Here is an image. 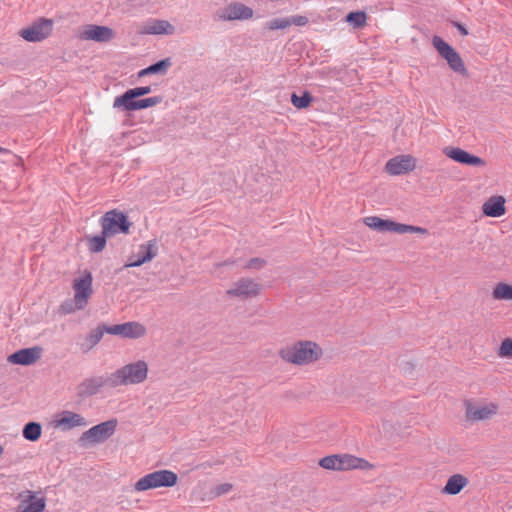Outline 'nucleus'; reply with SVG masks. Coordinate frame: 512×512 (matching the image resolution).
<instances>
[{"label":"nucleus","instance_id":"obj_1","mask_svg":"<svg viewBox=\"0 0 512 512\" xmlns=\"http://www.w3.org/2000/svg\"><path fill=\"white\" fill-rule=\"evenodd\" d=\"M278 355L286 363L305 366L318 361L323 355V350L316 342L298 340L281 347Z\"/></svg>","mask_w":512,"mask_h":512},{"label":"nucleus","instance_id":"obj_2","mask_svg":"<svg viewBox=\"0 0 512 512\" xmlns=\"http://www.w3.org/2000/svg\"><path fill=\"white\" fill-rule=\"evenodd\" d=\"M92 274L85 270L72 281L73 299L66 304V314L83 310L87 307L89 300L93 294Z\"/></svg>","mask_w":512,"mask_h":512},{"label":"nucleus","instance_id":"obj_3","mask_svg":"<svg viewBox=\"0 0 512 512\" xmlns=\"http://www.w3.org/2000/svg\"><path fill=\"white\" fill-rule=\"evenodd\" d=\"M114 388L143 383L148 376V364L143 360L126 364L110 373Z\"/></svg>","mask_w":512,"mask_h":512},{"label":"nucleus","instance_id":"obj_4","mask_svg":"<svg viewBox=\"0 0 512 512\" xmlns=\"http://www.w3.org/2000/svg\"><path fill=\"white\" fill-rule=\"evenodd\" d=\"M463 405L466 420L470 422L489 421L499 412V404L486 398L466 399Z\"/></svg>","mask_w":512,"mask_h":512},{"label":"nucleus","instance_id":"obj_5","mask_svg":"<svg viewBox=\"0 0 512 512\" xmlns=\"http://www.w3.org/2000/svg\"><path fill=\"white\" fill-rule=\"evenodd\" d=\"M177 475L170 470H158L140 478L135 484V491L142 492L159 487H172L177 483Z\"/></svg>","mask_w":512,"mask_h":512},{"label":"nucleus","instance_id":"obj_6","mask_svg":"<svg viewBox=\"0 0 512 512\" xmlns=\"http://www.w3.org/2000/svg\"><path fill=\"white\" fill-rule=\"evenodd\" d=\"M365 224L376 231L379 232H395L398 234H405V233H419V234H425L427 233V230L422 227L413 226V225H407L402 223H397L389 219H381L377 216H370L366 217L364 220Z\"/></svg>","mask_w":512,"mask_h":512},{"label":"nucleus","instance_id":"obj_7","mask_svg":"<svg viewBox=\"0 0 512 512\" xmlns=\"http://www.w3.org/2000/svg\"><path fill=\"white\" fill-rule=\"evenodd\" d=\"M117 420L112 419L93 426L82 434L79 441L81 445L96 444L104 442L115 432Z\"/></svg>","mask_w":512,"mask_h":512},{"label":"nucleus","instance_id":"obj_8","mask_svg":"<svg viewBox=\"0 0 512 512\" xmlns=\"http://www.w3.org/2000/svg\"><path fill=\"white\" fill-rule=\"evenodd\" d=\"M103 388H114L110 374L84 379L76 387V393L79 397L85 398L99 393Z\"/></svg>","mask_w":512,"mask_h":512},{"label":"nucleus","instance_id":"obj_9","mask_svg":"<svg viewBox=\"0 0 512 512\" xmlns=\"http://www.w3.org/2000/svg\"><path fill=\"white\" fill-rule=\"evenodd\" d=\"M130 225L123 213L114 210L107 212L102 218V231L107 236H113L118 233L127 234Z\"/></svg>","mask_w":512,"mask_h":512},{"label":"nucleus","instance_id":"obj_10","mask_svg":"<svg viewBox=\"0 0 512 512\" xmlns=\"http://www.w3.org/2000/svg\"><path fill=\"white\" fill-rule=\"evenodd\" d=\"M261 292V285L251 278H240L233 283L226 294L230 297L240 298L242 300L257 297Z\"/></svg>","mask_w":512,"mask_h":512},{"label":"nucleus","instance_id":"obj_11","mask_svg":"<svg viewBox=\"0 0 512 512\" xmlns=\"http://www.w3.org/2000/svg\"><path fill=\"white\" fill-rule=\"evenodd\" d=\"M106 333L120 336L125 339H139L146 335V327L137 321H129L111 326L106 325Z\"/></svg>","mask_w":512,"mask_h":512},{"label":"nucleus","instance_id":"obj_12","mask_svg":"<svg viewBox=\"0 0 512 512\" xmlns=\"http://www.w3.org/2000/svg\"><path fill=\"white\" fill-rule=\"evenodd\" d=\"M433 45L438 53L447 61L452 70L459 73L465 71L464 63L460 55L448 43L440 37L434 36Z\"/></svg>","mask_w":512,"mask_h":512},{"label":"nucleus","instance_id":"obj_13","mask_svg":"<svg viewBox=\"0 0 512 512\" xmlns=\"http://www.w3.org/2000/svg\"><path fill=\"white\" fill-rule=\"evenodd\" d=\"M252 8L240 2H233L219 9L216 16L219 20L234 21V20H248L253 17Z\"/></svg>","mask_w":512,"mask_h":512},{"label":"nucleus","instance_id":"obj_14","mask_svg":"<svg viewBox=\"0 0 512 512\" xmlns=\"http://www.w3.org/2000/svg\"><path fill=\"white\" fill-rule=\"evenodd\" d=\"M158 247L155 240L147 241L139 245L135 254L131 255L129 261L124 265V268L139 267L142 264L151 261L157 256Z\"/></svg>","mask_w":512,"mask_h":512},{"label":"nucleus","instance_id":"obj_15","mask_svg":"<svg viewBox=\"0 0 512 512\" xmlns=\"http://www.w3.org/2000/svg\"><path fill=\"white\" fill-rule=\"evenodd\" d=\"M52 31V21L41 19L33 23L31 26L20 31L23 39L29 42H39L47 38Z\"/></svg>","mask_w":512,"mask_h":512},{"label":"nucleus","instance_id":"obj_16","mask_svg":"<svg viewBox=\"0 0 512 512\" xmlns=\"http://www.w3.org/2000/svg\"><path fill=\"white\" fill-rule=\"evenodd\" d=\"M443 153L450 159L454 160L455 162L469 165V166H476V167H483L486 165L485 161L475 155H472L468 153L467 151L458 148V147H445L443 149Z\"/></svg>","mask_w":512,"mask_h":512},{"label":"nucleus","instance_id":"obj_17","mask_svg":"<svg viewBox=\"0 0 512 512\" xmlns=\"http://www.w3.org/2000/svg\"><path fill=\"white\" fill-rule=\"evenodd\" d=\"M20 500L16 508V512H43L45 509V501L38 498L34 492L30 490L23 491L18 494Z\"/></svg>","mask_w":512,"mask_h":512},{"label":"nucleus","instance_id":"obj_18","mask_svg":"<svg viewBox=\"0 0 512 512\" xmlns=\"http://www.w3.org/2000/svg\"><path fill=\"white\" fill-rule=\"evenodd\" d=\"M115 36L114 31L106 26L87 25L80 32V38L84 40H92L95 42H109Z\"/></svg>","mask_w":512,"mask_h":512},{"label":"nucleus","instance_id":"obj_19","mask_svg":"<svg viewBox=\"0 0 512 512\" xmlns=\"http://www.w3.org/2000/svg\"><path fill=\"white\" fill-rule=\"evenodd\" d=\"M416 167L415 158L411 155H400L391 158L385 165L387 173L401 175L414 170Z\"/></svg>","mask_w":512,"mask_h":512},{"label":"nucleus","instance_id":"obj_20","mask_svg":"<svg viewBox=\"0 0 512 512\" xmlns=\"http://www.w3.org/2000/svg\"><path fill=\"white\" fill-rule=\"evenodd\" d=\"M42 348L31 347L20 349L8 356V362L17 365H32L41 358Z\"/></svg>","mask_w":512,"mask_h":512},{"label":"nucleus","instance_id":"obj_21","mask_svg":"<svg viewBox=\"0 0 512 512\" xmlns=\"http://www.w3.org/2000/svg\"><path fill=\"white\" fill-rule=\"evenodd\" d=\"M139 32L149 35H172L175 27L166 20L150 19L141 25Z\"/></svg>","mask_w":512,"mask_h":512},{"label":"nucleus","instance_id":"obj_22","mask_svg":"<svg viewBox=\"0 0 512 512\" xmlns=\"http://www.w3.org/2000/svg\"><path fill=\"white\" fill-rule=\"evenodd\" d=\"M339 471H348L354 469L367 470L372 465L365 459L351 454H338Z\"/></svg>","mask_w":512,"mask_h":512},{"label":"nucleus","instance_id":"obj_23","mask_svg":"<svg viewBox=\"0 0 512 512\" xmlns=\"http://www.w3.org/2000/svg\"><path fill=\"white\" fill-rule=\"evenodd\" d=\"M482 212L488 217L498 218L506 213L505 198L500 195L492 196L482 205Z\"/></svg>","mask_w":512,"mask_h":512},{"label":"nucleus","instance_id":"obj_24","mask_svg":"<svg viewBox=\"0 0 512 512\" xmlns=\"http://www.w3.org/2000/svg\"><path fill=\"white\" fill-rule=\"evenodd\" d=\"M113 108L122 111H136L138 110V100H136L132 91L128 89L122 95L115 97Z\"/></svg>","mask_w":512,"mask_h":512},{"label":"nucleus","instance_id":"obj_25","mask_svg":"<svg viewBox=\"0 0 512 512\" xmlns=\"http://www.w3.org/2000/svg\"><path fill=\"white\" fill-rule=\"evenodd\" d=\"M469 483L467 477L462 474H453L450 476L442 489L443 494L447 495H457L459 494L463 488H465Z\"/></svg>","mask_w":512,"mask_h":512},{"label":"nucleus","instance_id":"obj_26","mask_svg":"<svg viewBox=\"0 0 512 512\" xmlns=\"http://www.w3.org/2000/svg\"><path fill=\"white\" fill-rule=\"evenodd\" d=\"M106 325H98L95 329L91 330L89 334L85 337L83 342L80 344L81 350L83 352L90 351L93 347H95L102 339L104 333H106Z\"/></svg>","mask_w":512,"mask_h":512},{"label":"nucleus","instance_id":"obj_27","mask_svg":"<svg viewBox=\"0 0 512 512\" xmlns=\"http://www.w3.org/2000/svg\"><path fill=\"white\" fill-rule=\"evenodd\" d=\"M171 66V61L169 58L163 59L154 63L147 68L140 70L137 74L138 78H142L152 74H166L168 68Z\"/></svg>","mask_w":512,"mask_h":512},{"label":"nucleus","instance_id":"obj_28","mask_svg":"<svg viewBox=\"0 0 512 512\" xmlns=\"http://www.w3.org/2000/svg\"><path fill=\"white\" fill-rule=\"evenodd\" d=\"M41 425L37 422H28L23 430L22 434L26 440L37 441L41 436Z\"/></svg>","mask_w":512,"mask_h":512},{"label":"nucleus","instance_id":"obj_29","mask_svg":"<svg viewBox=\"0 0 512 512\" xmlns=\"http://www.w3.org/2000/svg\"><path fill=\"white\" fill-rule=\"evenodd\" d=\"M492 295L497 300H512V285L498 283L493 289Z\"/></svg>","mask_w":512,"mask_h":512},{"label":"nucleus","instance_id":"obj_30","mask_svg":"<svg viewBox=\"0 0 512 512\" xmlns=\"http://www.w3.org/2000/svg\"><path fill=\"white\" fill-rule=\"evenodd\" d=\"M312 102V96L309 92H304L303 95L298 96L296 93L291 95V103L297 109H305Z\"/></svg>","mask_w":512,"mask_h":512},{"label":"nucleus","instance_id":"obj_31","mask_svg":"<svg viewBox=\"0 0 512 512\" xmlns=\"http://www.w3.org/2000/svg\"><path fill=\"white\" fill-rule=\"evenodd\" d=\"M106 237L107 235H97L89 238L88 240V248L91 252L98 253L101 252L106 246Z\"/></svg>","mask_w":512,"mask_h":512},{"label":"nucleus","instance_id":"obj_32","mask_svg":"<svg viewBox=\"0 0 512 512\" xmlns=\"http://www.w3.org/2000/svg\"><path fill=\"white\" fill-rule=\"evenodd\" d=\"M86 425L87 421L83 416L71 411H66V428H73Z\"/></svg>","mask_w":512,"mask_h":512},{"label":"nucleus","instance_id":"obj_33","mask_svg":"<svg viewBox=\"0 0 512 512\" xmlns=\"http://www.w3.org/2000/svg\"><path fill=\"white\" fill-rule=\"evenodd\" d=\"M264 27L268 30H283L289 27V22L287 17L285 18H274L267 21L264 24Z\"/></svg>","mask_w":512,"mask_h":512},{"label":"nucleus","instance_id":"obj_34","mask_svg":"<svg viewBox=\"0 0 512 512\" xmlns=\"http://www.w3.org/2000/svg\"><path fill=\"white\" fill-rule=\"evenodd\" d=\"M319 465L327 470H336L339 471V462H338V454L335 455H329L326 457H323L319 461Z\"/></svg>","mask_w":512,"mask_h":512},{"label":"nucleus","instance_id":"obj_35","mask_svg":"<svg viewBox=\"0 0 512 512\" xmlns=\"http://www.w3.org/2000/svg\"><path fill=\"white\" fill-rule=\"evenodd\" d=\"M346 20L354 27H362L366 23V15L364 12H351L347 15Z\"/></svg>","mask_w":512,"mask_h":512},{"label":"nucleus","instance_id":"obj_36","mask_svg":"<svg viewBox=\"0 0 512 512\" xmlns=\"http://www.w3.org/2000/svg\"><path fill=\"white\" fill-rule=\"evenodd\" d=\"M64 426V411L55 413L48 421L47 429L56 430Z\"/></svg>","mask_w":512,"mask_h":512},{"label":"nucleus","instance_id":"obj_37","mask_svg":"<svg viewBox=\"0 0 512 512\" xmlns=\"http://www.w3.org/2000/svg\"><path fill=\"white\" fill-rule=\"evenodd\" d=\"M161 96H153L145 99L138 100V110L146 109L148 107H153L162 102Z\"/></svg>","mask_w":512,"mask_h":512},{"label":"nucleus","instance_id":"obj_38","mask_svg":"<svg viewBox=\"0 0 512 512\" xmlns=\"http://www.w3.org/2000/svg\"><path fill=\"white\" fill-rule=\"evenodd\" d=\"M498 355L503 358H512V339L506 338L502 341Z\"/></svg>","mask_w":512,"mask_h":512},{"label":"nucleus","instance_id":"obj_39","mask_svg":"<svg viewBox=\"0 0 512 512\" xmlns=\"http://www.w3.org/2000/svg\"><path fill=\"white\" fill-rule=\"evenodd\" d=\"M266 265V261L262 258H252L250 259L246 265L244 266V268L246 269H249V270H260L262 269L264 266Z\"/></svg>","mask_w":512,"mask_h":512},{"label":"nucleus","instance_id":"obj_40","mask_svg":"<svg viewBox=\"0 0 512 512\" xmlns=\"http://www.w3.org/2000/svg\"><path fill=\"white\" fill-rule=\"evenodd\" d=\"M288 19V22H289V27L291 25H296V26H304L308 23V19L306 16H301V15H295V16H291V17H287Z\"/></svg>","mask_w":512,"mask_h":512},{"label":"nucleus","instance_id":"obj_41","mask_svg":"<svg viewBox=\"0 0 512 512\" xmlns=\"http://www.w3.org/2000/svg\"><path fill=\"white\" fill-rule=\"evenodd\" d=\"M232 489V485L229 484V483H223V484H220L218 486H216L212 493L214 496L218 497V496H221L223 494H226L228 492H230Z\"/></svg>","mask_w":512,"mask_h":512},{"label":"nucleus","instance_id":"obj_42","mask_svg":"<svg viewBox=\"0 0 512 512\" xmlns=\"http://www.w3.org/2000/svg\"><path fill=\"white\" fill-rule=\"evenodd\" d=\"M134 96L137 98L151 93L152 89L150 86H140L130 89Z\"/></svg>","mask_w":512,"mask_h":512},{"label":"nucleus","instance_id":"obj_43","mask_svg":"<svg viewBox=\"0 0 512 512\" xmlns=\"http://www.w3.org/2000/svg\"><path fill=\"white\" fill-rule=\"evenodd\" d=\"M455 27L459 30V32L462 34V35H467L468 34V31L467 29L460 23H455L454 24Z\"/></svg>","mask_w":512,"mask_h":512},{"label":"nucleus","instance_id":"obj_44","mask_svg":"<svg viewBox=\"0 0 512 512\" xmlns=\"http://www.w3.org/2000/svg\"><path fill=\"white\" fill-rule=\"evenodd\" d=\"M412 369H413V366H412V364H411V363H408V362H407V363H405V364H404V366H403V370H404L405 372H411V371H412Z\"/></svg>","mask_w":512,"mask_h":512},{"label":"nucleus","instance_id":"obj_45","mask_svg":"<svg viewBox=\"0 0 512 512\" xmlns=\"http://www.w3.org/2000/svg\"><path fill=\"white\" fill-rule=\"evenodd\" d=\"M234 262L233 261H225L224 263H220L218 264L217 266H221V265H231L233 264Z\"/></svg>","mask_w":512,"mask_h":512},{"label":"nucleus","instance_id":"obj_46","mask_svg":"<svg viewBox=\"0 0 512 512\" xmlns=\"http://www.w3.org/2000/svg\"><path fill=\"white\" fill-rule=\"evenodd\" d=\"M3 451V447L0 445V456L2 455Z\"/></svg>","mask_w":512,"mask_h":512},{"label":"nucleus","instance_id":"obj_47","mask_svg":"<svg viewBox=\"0 0 512 512\" xmlns=\"http://www.w3.org/2000/svg\"><path fill=\"white\" fill-rule=\"evenodd\" d=\"M64 308V305H60L59 306V310L63 309Z\"/></svg>","mask_w":512,"mask_h":512},{"label":"nucleus","instance_id":"obj_48","mask_svg":"<svg viewBox=\"0 0 512 512\" xmlns=\"http://www.w3.org/2000/svg\"><path fill=\"white\" fill-rule=\"evenodd\" d=\"M3 151H5V149H4V148H2V147H0V152H3Z\"/></svg>","mask_w":512,"mask_h":512}]
</instances>
